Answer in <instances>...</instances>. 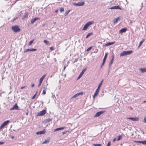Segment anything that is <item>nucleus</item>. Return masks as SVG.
Listing matches in <instances>:
<instances>
[{
    "mask_svg": "<svg viewBox=\"0 0 146 146\" xmlns=\"http://www.w3.org/2000/svg\"><path fill=\"white\" fill-rule=\"evenodd\" d=\"M51 119H50V118H48V119H46L45 121H44L45 123H47V122H49L51 120Z\"/></svg>",
    "mask_w": 146,
    "mask_h": 146,
    "instance_id": "obj_30",
    "label": "nucleus"
},
{
    "mask_svg": "<svg viewBox=\"0 0 146 146\" xmlns=\"http://www.w3.org/2000/svg\"><path fill=\"white\" fill-rule=\"evenodd\" d=\"M28 13H25L24 16H23V19H25L26 18H27L28 17Z\"/></svg>",
    "mask_w": 146,
    "mask_h": 146,
    "instance_id": "obj_25",
    "label": "nucleus"
},
{
    "mask_svg": "<svg viewBox=\"0 0 146 146\" xmlns=\"http://www.w3.org/2000/svg\"><path fill=\"white\" fill-rule=\"evenodd\" d=\"M50 49L51 50H54L53 48L52 47H51L50 48Z\"/></svg>",
    "mask_w": 146,
    "mask_h": 146,
    "instance_id": "obj_49",
    "label": "nucleus"
},
{
    "mask_svg": "<svg viewBox=\"0 0 146 146\" xmlns=\"http://www.w3.org/2000/svg\"><path fill=\"white\" fill-rule=\"evenodd\" d=\"M65 127H62L58 128H57L56 129H55L54 130V131H56L59 130H63L65 128Z\"/></svg>",
    "mask_w": 146,
    "mask_h": 146,
    "instance_id": "obj_15",
    "label": "nucleus"
},
{
    "mask_svg": "<svg viewBox=\"0 0 146 146\" xmlns=\"http://www.w3.org/2000/svg\"><path fill=\"white\" fill-rule=\"evenodd\" d=\"M64 11V9L63 8H61L60 9V12H62L63 11Z\"/></svg>",
    "mask_w": 146,
    "mask_h": 146,
    "instance_id": "obj_33",
    "label": "nucleus"
},
{
    "mask_svg": "<svg viewBox=\"0 0 146 146\" xmlns=\"http://www.w3.org/2000/svg\"><path fill=\"white\" fill-rule=\"evenodd\" d=\"M144 39L142 40L140 42L139 44H140L141 45L144 42Z\"/></svg>",
    "mask_w": 146,
    "mask_h": 146,
    "instance_id": "obj_43",
    "label": "nucleus"
},
{
    "mask_svg": "<svg viewBox=\"0 0 146 146\" xmlns=\"http://www.w3.org/2000/svg\"><path fill=\"white\" fill-rule=\"evenodd\" d=\"M40 19L38 17L35 18L31 20V23L33 24L36 20Z\"/></svg>",
    "mask_w": 146,
    "mask_h": 146,
    "instance_id": "obj_14",
    "label": "nucleus"
},
{
    "mask_svg": "<svg viewBox=\"0 0 146 146\" xmlns=\"http://www.w3.org/2000/svg\"><path fill=\"white\" fill-rule=\"evenodd\" d=\"M4 143L3 142H0V145H2Z\"/></svg>",
    "mask_w": 146,
    "mask_h": 146,
    "instance_id": "obj_51",
    "label": "nucleus"
},
{
    "mask_svg": "<svg viewBox=\"0 0 146 146\" xmlns=\"http://www.w3.org/2000/svg\"><path fill=\"white\" fill-rule=\"evenodd\" d=\"M132 52V50L124 51L120 53V56H124L128 55L130 54Z\"/></svg>",
    "mask_w": 146,
    "mask_h": 146,
    "instance_id": "obj_1",
    "label": "nucleus"
},
{
    "mask_svg": "<svg viewBox=\"0 0 146 146\" xmlns=\"http://www.w3.org/2000/svg\"><path fill=\"white\" fill-rule=\"evenodd\" d=\"M46 113L45 110H43L38 113L37 116H42L44 115Z\"/></svg>",
    "mask_w": 146,
    "mask_h": 146,
    "instance_id": "obj_6",
    "label": "nucleus"
},
{
    "mask_svg": "<svg viewBox=\"0 0 146 146\" xmlns=\"http://www.w3.org/2000/svg\"><path fill=\"white\" fill-rule=\"evenodd\" d=\"M99 91L98 90H96V91L95 92L94 94V95L93 96V99H95V97L97 96L98 95V92Z\"/></svg>",
    "mask_w": 146,
    "mask_h": 146,
    "instance_id": "obj_16",
    "label": "nucleus"
},
{
    "mask_svg": "<svg viewBox=\"0 0 146 146\" xmlns=\"http://www.w3.org/2000/svg\"><path fill=\"white\" fill-rule=\"evenodd\" d=\"M105 62H104V61H103V63H102V65H101V67H102L104 64V63Z\"/></svg>",
    "mask_w": 146,
    "mask_h": 146,
    "instance_id": "obj_50",
    "label": "nucleus"
},
{
    "mask_svg": "<svg viewBox=\"0 0 146 146\" xmlns=\"http://www.w3.org/2000/svg\"><path fill=\"white\" fill-rule=\"evenodd\" d=\"M14 137L13 136H12L11 137V138L12 139H13L14 138Z\"/></svg>",
    "mask_w": 146,
    "mask_h": 146,
    "instance_id": "obj_57",
    "label": "nucleus"
},
{
    "mask_svg": "<svg viewBox=\"0 0 146 146\" xmlns=\"http://www.w3.org/2000/svg\"><path fill=\"white\" fill-rule=\"evenodd\" d=\"M141 143L143 145H146V140L144 141H142Z\"/></svg>",
    "mask_w": 146,
    "mask_h": 146,
    "instance_id": "obj_35",
    "label": "nucleus"
},
{
    "mask_svg": "<svg viewBox=\"0 0 146 146\" xmlns=\"http://www.w3.org/2000/svg\"><path fill=\"white\" fill-rule=\"evenodd\" d=\"M107 55H108V53H106L105 54L104 58L103 59V61H104V62H105V61L106 60V58Z\"/></svg>",
    "mask_w": 146,
    "mask_h": 146,
    "instance_id": "obj_27",
    "label": "nucleus"
},
{
    "mask_svg": "<svg viewBox=\"0 0 146 146\" xmlns=\"http://www.w3.org/2000/svg\"><path fill=\"white\" fill-rule=\"evenodd\" d=\"M141 45L140 44H139V45L138 47V48H139L141 46Z\"/></svg>",
    "mask_w": 146,
    "mask_h": 146,
    "instance_id": "obj_58",
    "label": "nucleus"
},
{
    "mask_svg": "<svg viewBox=\"0 0 146 146\" xmlns=\"http://www.w3.org/2000/svg\"><path fill=\"white\" fill-rule=\"evenodd\" d=\"M120 20V18L119 17H118L117 18H114L113 20V23L114 24H115L118 22V21Z\"/></svg>",
    "mask_w": 146,
    "mask_h": 146,
    "instance_id": "obj_11",
    "label": "nucleus"
},
{
    "mask_svg": "<svg viewBox=\"0 0 146 146\" xmlns=\"http://www.w3.org/2000/svg\"><path fill=\"white\" fill-rule=\"evenodd\" d=\"M144 122L146 123V117H145L144 119Z\"/></svg>",
    "mask_w": 146,
    "mask_h": 146,
    "instance_id": "obj_48",
    "label": "nucleus"
},
{
    "mask_svg": "<svg viewBox=\"0 0 146 146\" xmlns=\"http://www.w3.org/2000/svg\"><path fill=\"white\" fill-rule=\"evenodd\" d=\"M41 83H42V82H39V83L38 84V87H39L41 85Z\"/></svg>",
    "mask_w": 146,
    "mask_h": 146,
    "instance_id": "obj_46",
    "label": "nucleus"
},
{
    "mask_svg": "<svg viewBox=\"0 0 146 146\" xmlns=\"http://www.w3.org/2000/svg\"><path fill=\"white\" fill-rule=\"evenodd\" d=\"M93 145L94 146H101L102 145L101 144H94Z\"/></svg>",
    "mask_w": 146,
    "mask_h": 146,
    "instance_id": "obj_38",
    "label": "nucleus"
},
{
    "mask_svg": "<svg viewBox=\"0 0 146 146\" xmlns=\"http://www.w3.org/2000/svg\"><path fill=\"white\" fill-rule=\"evenodd\" d=\"M143 102H144V103H146V101H144Z\"/></svg>",
    "mask_w": 146,
    "mask_h": 146,
    "instance_id": "obj_59",
    "label": "nucleus"
},
{
    "mask_svg": "<svg viewBox=\"0 0 146 146\" xmlns=\"http://www.w3.org/2000/svg\"><path fill=\"white\" fill-rule=\"evenodd\" d=\"M109 9H117L121 10V9L118 6H115L110 8Z\"/></svg>",
    "mask_w": 146,
    "mask_h": 146,
    "instance_id": "obj_9",
    "label": "nucleus"
},
{
    "mask_svg": "<svg viewBox=\"0 0 146 146\" xmlns=\"http://www.w3.org/2000/svg\"><path fill=\"white\" fill-rule=\"evenodd\" d=\"M115 43V42H109L108 43L106 44L105 45V46H108L110 45H112Z\"/></svg>",
    "mask_w": 146,
    "mask_h": 146,
    "instance_id": "obj_21",
    "label": "nucleus"
},
{
    "mask_svg": "<svg viewBox=\"0 0 146 146\" xmlns=\"http://www.w3.org/2000/svg\"><path fill=\"white\" fill-rule=\"evenodd\" d=\"M85 71H86V70L85 69H84L82 70V72H81V73L80 74L79 76L77 78V80H78L80 78V77L82 76V75L84 73Z\"/></svg>",
    "mask_w": 146,
    "mask_h": 146,
    "instance_id": "obj_12",
    "label": "nucleus"
},
{
    "mask_svg": "<svg viewBox=\"0 0 146 146\" xmlns=\"http://www.w3.org/2000/svg\"><path fill=\"white\" fill-rule=\"evenodd\" d=\"M36 49H34V48H29L28 49V51L29 52V51H36Z\"/></svg>",
    "mask_w": 146,
    "mask_h": 146,
    "instance_id": "obj_26",
    "label": "nucleus"
},
{
    "mask_svg": "<svg viewBox=\"0 0 146 146\" xmlns=\"http://www.w3.org/2000/svg\"><path fill=\"white\" fill-rule=\"evenodd\" d=\"M83 92H81L80 93H78L75 95H74V96H73L71 98V99H74V98H76L78 97L80 95H82L83 94Z\"/></svg>",
    "mask_w": 146,
    "mask_h": 146,
    "instance_id": "obj_5",
    "label": "nucleus"
},
{
    "mask_svg": "<svg viewBox=\"0 0 146 146\" xmlns=\"http://www.w3.org/2000/svg\"><path fill=\"white\" fill-rule=\"evenodd\" d=\"M12 29L15 32H19L20 30V29L17 26H15L12 27Z\"/></svg>",
    "mask_w": 146,
    "mask_h": 146,
    "instance_id": "obj_3",
    "label": "nucleus"
},
{
    "mask_svg": "<svg viewBox=\"0 0 146 146\" xmlns=\"http://www.w3.org/2000/svg\"><path fill=\"white\" fill-rule=\"evenodd\" d=\"M18 106L17 105V104H16L13 105V107L10 109V110H18Z\"/></svg>",
    "mask_w": 146,
    "mask_h": 146,
    "instance_id": "obj_7",
    "label": "nucleus"
},
{
    "mask_svg": "<svg viewBox=\"0 0 146 146\" xmlns=\"http://www.w3.org/2000/svg\"><path fill=\"white\" fill-rule=\"evenodd\" d=\"M127 119H131L133 121H137L139 120V118L137 117H130L127 118Z\"/></svg>",
    "mask_w": 146,
    "mask_h": 146,
    "instance_id": "obj_8",
    "label": "nucleus"
},
{
    "mask_svg": "<svg viewBox=\"0 0 146 146\" xmlns=\"http://www.w3.org/2000/svg\"><path fill=\"white\" fill-rule=\"evenodd\" d=\"M37 91L36 92V94L34 95V96L32 97V99H34L35 98V96H36V95L37 94Z\"/></svg>",
    "mask_w": 146,
    "mask_h": 146,
    "instance_id": "obj_39",
    "label": "nucleus"
},
{
    "mask_svg": "<svg viewBox=\"0 0 146 146\" xmlns=\"http://www.w3.org/2000/svg\"><path fill=\"white\" fill-rule=\"evenodd\" d=\"M132 21H130V23H132Z\"/></svg>",
    "mask_w": 146,
    "mask_h": 146,
    "instance_id": "obj_60",
    "label": "nucleus"
},
{
    "mask_svg": "<svg viewBox=\"0 0 146 146\" xmlns=\"http://www.w3.org/2000/svg\"><path fill=\"white\" fill-rule=\"evenodd\" d=\"M51 94H52V98H54V97H55V95L53 94V93H52Z\"/></svg>",
    "mask_w": 146,
    "mask_h": 146,
    "instance_id": "obj_45",
    "label": "nucleus"
},
{
    "mask_svg": "<svg viewBox=\"0 0 146 146\" xmlns=\"http://www.w3.org/2000/svg\"><path fill=\"white\" fill-rule=\"evenodd\" d=\"M34 41V40H32L29 42V45H31L33 42Z\"/></svg>",
    "mask_w": 146,
    "mask_h": 146,
    "instance_id": "obj_34",
    "label": "nucleus"
},
{
    "mask_svg": "<svg viewBox=\"0 0 146 146\" xmlns=\"http://www.w3.org/2000/svg\"><path fill=\"white\" fill-rule=\"evenodd\" d=\"M34 86H35L34 84H32V87H33Z\"/></svg>",
    "mask_w": 146,
    "mask_h": 146,
    "instance_id": "obj_53",
    "label": "nucleus"
},
{
    "mask_svg": "<svg viewBox=\"0 0 146 146\" xmlns=\"http://www.w3.org/2000/svg\"><path fill=\"white\" fill-rule=\"evenodd\" d=\"M48 85V84H47L46 85H45L43 88L44 90H46L48 89L47 86Z\"/></svg>",
    "mask_w": 146,
    "mask_h": 146,
    "instance_id": "obj_29",
    "label": "nucleus"
},
{
    "mask_svg": "<svg viewBox=\"0 0 146 146\" xmlns=\"http://www.w3.org/2000/svg\"><path fill=\"white\" fill-rule=\"evenodd\" d=\"M72 4L74 6H82L84 5V2H79L78 3H74Z\"/></svg>",
    "mask_w": 146,
    "mask_h": 146,
    "instance_id": "obj_4",
    "label": "nucleus"
},
{
    "mask_svg": "<svg viewBox=\"0 0 146 146\" xmlns=\"http://www.w3.org/2000/svg\"><path fill=\"white\" fill-rule=\"evenodd\" d=\"M43 42L45 44H49L48 41L46 40H44Z\"/></svg>",
    "mask_w": 146,
    "mask_h": 146,
    "instance_id": "obj_31",
    "label": "nucleus"
},
{
    "mask_svg": "<svg viewBox=\"0 0 146 146\" xmlns=\"http://www.w3.org/2000/svg\"><path fill=\"white\" fill-rule=\"evenodd\" d=\"M93 34V33L92 32H91L90 33H88L86 36V38H88L89 36H90L91 35H92Z\"/></svg>",
    "mask_w": 146,
    "mask_h": 146,
    "instance_id": "obj_28",
    "label": "nucleus"
},
{
    "mask_svg": "<svg viewBox=\"0 0 146 146\" xmlns=\"http://www.w3.org/2000/svg\"><path fill=\"white\" fill-rule=\"evenodd\" d=\"M111 145V142L110 141H109L108 142L107 146H110Z\"/></svg>",
    "mask_w": 146,
    "mask_h": 146,
    "instance_id": "obj_44",
    "label": "nucleus"
},
{
    "mask_svg": "<svg viewBox=\"0 0 146 146\" xmlns=\"http://www.w3.org/2000/svg\"><path fill=\"white\" fill-rule=\"evenodd\" d=\"M127 31L126 29L125 28H122L119 31V33H123Z\"/></svg>",
    "mask_w": 146,
    "mask_h": 146,
    "instance_id": "obj_17",
    "label": "nucleus"
},
{
    "mask_svg": "<svg viewBox=\"0 0 146 146\" xmlns=\"http://www.w3.org/2000/svg\"><path fill=\"white\" fill-rule=\"evenodd\" d=\"M45 129H44L43 131L38 132L36 133V134L37 135L42 134H44L46 132V131H45Z\"/></svg>",
    "mask_w": 146,
    "mask_h": 146,
    "instance_id": "obj_13",
    "label": "nucleus"
},
{
    "mask_svg": "<svg viewBox=\"0 0 146 146\" xmlns=\"http://www.w3.org/2000/svg\"><path fill=\"white\" fill-rule=\"evenodd\" d=\"M113 60H114V57H113V56H112V58L111 59V62L110 63V64H109V67H110L111 64L113 63Z\"/></svg>",
    "mask_w": 146,
    "mask_h": 146,
    "instance_id": "obj_24",
    "label": "nucleus"
},
{
    "mask_svg": "<svg viewBox=\"0 0 146 146\" xmlns=\"http://www.w3.org/2000/svg\"><path fill=\"white\" fill-rule=\"evenodd\" d=\"M116 140V138H114L113 139V142H114Z\"/></svg>",
    "mask_w": 146,
    "mask_h": 146,
    "instance_id": "obj_55",
    "label": "nucleus"
},
{
    "mask_svg": "<svg viewBox=\"0 0 146 146\" xmlns=\"http://www.w3.org/2000/svg\"><path fill=\"white\" fill-rule=\"evenodd\" d=\"M13 131H15V130H14V129H13Z\"/></svg>",
    "mask_w": 146,
    "mask_h": 146,
    "instance_id": "obj_61",
    "label": "nucleus"
},
{
    "mask_svg": "<svg viewBox=\"0 0 146 146\" xmlns=\"http://www.w3.org/2000/svg\"><path fill=\"white\" fill-rule=\"evenodd\" d=\"M121 136L120 135H119L117 137V141H119L121 139Z\"/></svg>",
    "mask_w": 146,
    "mask_h": 146,
    "instance_id": "obj_37",
    "label": "nucleus"
},
{
    "mask_svg": "<svg viewBox=\"0 0 146 146\" xmlns=\"http://www.w3.org/2000/svg\"><path fill=\"white\" fill-rule=\"evenodd\" d=\"M70 11V10L66 11L64 14V15L65 16L67 15L68 14Z\"/></svg>",
    "mask_w": 146,
    "mask_h": 146,
    "instance_id": "obj_32",
    "label": "nucleus"
},
{
    "mask_svg": "<svg viewBox=\"0 0 146 146\" xmlns=\"http://www.w3.org/2000/svg\"><path fill=\"white\" fill-rule=\"evenodd\" d=\"M50 141V138H48L47 139L45 140L42 143V144H47Z\"/></svg>",
    "mask_w": 146,
    "mask_h": 146,
    "instance_id": "obj_19",
    "label": "nucleus"
},
{
    "mask_svg": "<svg viewBox=\"0 0 146 146\" xmlns=\"http://www.w3.org/2000/svg\"><path fill=\"white\" fill-rule=\"evenodd\" d=\"M66 66H64V69H63L64 70H65Z\"/></svg>",
    "mask_w": 146,
    "mask_h": 146,
    "instance_id": "obj_56",
    "label": "nucleus"
},
{
    "mask_svg": "<svg viewBox=\"0 0 146 146\" xmlns=\"http://www.w3.org/2000/svg\"><path fill=\"white\" fill-rule=\"evenodd\" d=\"M46 75L45 74L43 75L42 77H41L40 80H39V82H42L43 80L44 79V78L45 77Z\"/></svg>",
    "mask_w": 146,
    "mask_h": 146,
    "instance_id": "obj_22",
    "label": "nucleus"
},
{
    "mask_svg": "<svg viewBox=\"0 0 146 146\" xmlns=\"http://www.w3.org/2000/svg\"><path fill=\"white\" fill-rule=\"evenodd\" d=\"M9 122V120H7V121H4L3 123L2 124L5 126Z\"/></svg>",
    "mask_w": 146,
    "mask_h": 146,
    "instance_id": "obj_23",
    "label": "nucleus"
},
{
    "mask_svg": "<svg viewBox=\"0 0 146 146\" xmlns=\"http://www.w3.org/2000/svg\"><path fill=\"white\" fill-rule=\"evenodd\" d=\"M25 86H24L22 87L21 88V89H23L24 88H25Z\"/></svg>",
    "mask_w": 146,
    "mask_h": 146,
    "instance_id": "obj_52",
    "label": "nucleus"
},
{
    "mask_svg": "<svg viewBox=\"0 0 146 146\" xmlns=\"http://www.w3.org/2000/svg\"><path fill=\"white\" fill-rule=\"evenodd\" d=\"M139 70L142 73H144L146 72V68H143L139 69Z\"/></svg>",
    "mask_w": 146,
    "mask_h": 146,
    "instance_id": "obj_18",
    "label": "nucleus"
},
{
    "mask_svg": "<svg viewBox=\"0 0 146 146\" xmlns=\"http://www.w3.org/2000/svg\"><path fill=\"white\" fill-rule=\"evenodd\" d=\"M141 141H135V142L137 143H141Z\"/></svg>",
    "mask_w": 146,
    "mask_h": 146,
    "instance_id": "obj_42",
    "label": "nucleus"
},
{
    "mask_svg": "<svg viewBox=\"0 0 146 146\" xmlns=\"http://www.w3.org/2000/svg\"><path fill=\"white\" fill-rule=\"evenodd\" d=\"M93 23L94 21H90L88 22L85 24L82 30H86L90 25L93 24Z\"/></svg>",
    "mask_w": 146,
    "mask_h": 146,
    "instance_id": "obj_2",
    "label": "nucleus"
},
{
    "mask_svg": "<svg viewBox=\"0 0 146 146\" xmlns=\"http://www.w3.org/2000/svg\"><path fill=\"white\" fill-rule=\"evenodd\" d=\"M103 80H102L101 81V82L99 84L98 87V88H97V90H98V91H99L100 90V88L102 84V83H103Z\"/></svg>",
    "mask_w": 146,
    "mask_h": 146,
    "instance_id": "obj_20",
    "label": "nucleus"
},
{
    "mask_svg": "<svg viewBox=\"0 0 146 146\" xmlns=\"http://www.w3.org/2000/svg\"><path fill=\"white\" fill-rule=\"evenodd\" d=\"M58 9H57V10H56L55 11V12L56 13H57V12H58Z\"/></svg>",
    "mask_w": 146,
    "mask_h": 146,
    "instance_id": "obj_54",
    "label": "nucleus"
},
{
    "mask_svg": "<svg viewBox=\"0 0 146 146\" xmlns=\"http://www.w3.org/2000/svg\"><path fill=\"white\" fill-rule=\"evenodd\" d=\"M104 112L103 111H101L98 112H97L95 114L94 117H98L101 114H102Z\"/></svg>",
    "mask_w": 146,
    "mask_h": 146,
    "instance_id": "obj_10",
    "label": "nucleus"
},
{
    "mask_svg": "<svg viewBox=\"0 0 146 146\" xmlns=\"http://www.w3.org/2000/svg\"><path fill=\"white\" fill-rule=\"evenodd\" d=\"M28 51H28V49H26V50H25L24 52L25 53L26 52H28Z\"/></svg>",
    "mask_w": 146,
    "mask_h": 146,
    "instance_id": "obj_47",
    "label": "nucleus"
},
{
    "mask_svg": "<svg viewBox=\"0 0 146 146\" xmlns=\"http://www.w3.org/2000/svg\"><path fill=\"white\" fill-rule=\"evenodd\" d=\"M92 46H91L89 48H88L86 50V51L88 52L92 48Z\"/></svg>",
    "mask_w": 146,
    "mask_h": 146,
    "instance_id": "obj_36",
    "label": "nucleus"
},
{
    "mask_svg": "<svg viewBox=\"0 0 146 146\" xmlns=\"http://www.w3.org/2000/svg\"><path fill=\"white\" fill-rule=\"evenodd\" d=\"M46 90H43V92H42V94L45 95L46 94Z\"/></svg>",
    "mask_w": 146,
    "mask_h": 146,
    "instance_id": "obj_41",
    "label": "nucleus"
},
{
    "mask_svg": "<svg viewBox=\"0 0 146 146\" xmlns=\"http://www.w3.org/2000/svg\"><path fill=\"white\" fill-rule=\"evenodd\" d=\"M4 127V126L2 124L0 127V130L2 129Z\"/></svg>",
    "mask_w": 146,
    "mask_h": 146,
    "instance_id": "obj_40",
    "label": "nucleus"
}]
</instances>
